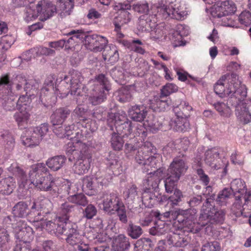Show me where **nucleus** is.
Instances as JSON below:
<instances>
[{
  "instance_id": "nucleus-1",
  "label": "nucleus",
  "mask_w": 251,
  "mask_h": 251,
  "mask_svg": "<svg viewBox=\"0 0 251 251\" xmlns=\"http://www.w3.org/2000/svg\"><path fill=\"white\" fill-rule=\"evenodd\" d=\"M153 146L149 142H144L138 149L135 160L139 164L143 165L142 170L149 175L144 180V192L142 197V204H152L151 193L157 191L158 184L164 176V169L160 168L161 157L159 154L151 155Z\"/></svg>"
},
{
  "instance_id": "nucleus-2",
  "label": "nucleus",
  "mask_w": 251,
  "mask_h": 251,
  "mask_svg": "<svg viewBox=\"0 0 251 251\" xmlns=\"http://www.w3.org/2000/svg\"><path fill=\"white\" fill-rule=\"evenodd\" d=\"M214 91L221 97H228L227 101L235 105V115L240 121L244 124L251 121V114L243 102L247 96V88L236 75L222 76L215 84Z\"/></svg>"
},
{
  "instance_id": "nucleus-3",
  "label": "nucleus",
  "mask_w": 251,
  "mask_h": 251,
  "mask_svg": "<svg viewBox=\"0 0 251 251\" xmlns=\"http://www.w3.org/2000/svg\"><path fill=\"white\" fill-rule=\"evenodd\" d=\"M8 171L17 177L18 192L21 198H24L23 193H28L29 186L33 184L37 189L43 191H56L53 177L44 163H38L31 166L28 176L20 168L18 164L13 163L8 168Z\"/></svg>"
},
{
  "instance_id": "nucleus-4",
  "label": "nucleus",
  "mask_w": 251,
  "mask_h": 251,
  "mask_svg": "<svg viewBox=\"0 0 251 251\" xmlns=\"http://www.w3.org/2000/svg\"><path fill=\"white\" fill-rule=\"evenodd\" d=\"M82 79L80 74L73 71L71 74L65 76L58 84V79L54 75L47 76L43 87L41 90L40 98L42 101L48 92L52 90L57 97L65 98L69 93L72 95L82 96L81 94V81Z\"/></svg>"
},
{
  "instance_id": "nucleus-5",
  "label": "nucleus",
  "mask_w": 251,
  "mask_h": 251,
  "mask_svg": "<svg viewBox=\"0 0 251 251\" xmlns=\"http://www.w3.org/2000/svg\"><path fill=\"white\" fill-rule=\"evenodd\" d=\"M86 137L77 132L75 136L66 141L65 149L70 161L76 160L73 167L75 174L81 175L88 172L91 157L88 153L89 144L85 142Z\"/></svg>"
},
{
  "instance_id": "nucleus-6",
  "label": "nucleus",
  "mask_w": 251,
  "mask_h": 251,
  "mask_svg": "<svg viewBox=\"0 0 251 251\" xmlns=\"http://www.w3.org/2000/svg\"><path fill=\"white\" fill-rule=\"evenodd\" d=\"M188 169L184 160L180 158L176 157L174 159L170 164L166 173L164 172L165 190L167 193H172L174 190V194L168 198L167 204H177L181 200V192L176 189L177 183L181 176L183 175Z\"/></svg>"
},
{
  "instance_id": "nucleus-7",
  "label": "nucleus",
  "mask_w": 251,
  "mask_h": 251,
  "mask_svg": "<svg viewBox=\"0 0 251 251\" xmlns=\"http://www.w3.org/2000/svg\"><path fill=\"white\" fill-rule=\"evenodd\" d=\"M107 123L111 130L115 128L117 133H113L111 139V144L114 150L119 151L122 149L124 141L122 138L127 137L131 133V122L126 117L125 112L119 111L118 112L109 114Z\"/></svg>"
},
{
  "instance_id": "nucleus-8",
  "label": "nucleus",
  "mask_w": 251,
  "mask_h": 251,
  "mask_svg": "<svg viewBox=\"0 0 251 251\" xmlns=\"http://www.w3.org/2000/svg\"><path fill=\"white\" fill-rule=\"evenodd\" d=\"M157 7L153 6L152 10L147 15H143L139 18L137 29L141 32H149L150 38L153 41H157L162 39L165 34L164 24L156 25V23L163 20L159 17V13L157 14Z\"/></svg>"
},
{
  "instance_id": "nucleus-9",
  "label": "nucleus",
  "mask_w": 251,
  "mask_h": 251,
  "mask_svg": "<svg viewBox=\"0 0 251 251\" xmlns=\"http://www.w3.org/2000/svg\"><path fill=\"white\" fill-rule=\"evenodd\" d=\"M71 111L67 108L62 107L57 109L51 116V121L53 126H56L53 129V132L59 138L68 137L75 130L74 124H65L62 125Z\"/></svg>"
},
{
  "instance_id": "nucleus-10",
  "label": "nucleus",
  "mask_w": 251,
  "mask_h": 251,
  "mask_svg": "<svg viewBox=\"0 0 251 251\" xmlns=\"http://www.w3.org/2000/svg\"><path fill=\"white\" fill-rule=\"evenodd\" d=\"M159 17L163 19L171 18L177 20L185 18L188 15L185 3L179 0H175L168 4L160 5Z\"/></svg>"
},
{
  "instance_id": "nucleus-11",
  "label": "nucleus",
  "mask_w": 251,
  "mask_h": 251,
  "mask_svg": "<svg viewBox=\"0 0 251 251\" xmlns=\"http://www.w3.org/2000/svg\"><path fill=\"white\" fill-rule=\"evenodd\" d=\"M35 83H37L35 80L33 79L27 80L24 75H19L16 76L13 84L16 85V89L19 91L23 87L24 91L25 92V95L20 96L18 100L16 102L17 108L23 107L25 109H30V106L27 105L29 99L27 94L31 89L35 88Z\"/></svg>"
},
{
  "instance_id": "nucleus-12",
  "label": "nucleus",
  "mask_w": 251,
  "mask_h": 251,
  "mask_svg": "<svg viewBox=\"0 0 251 251\" xmlns=\"http://www.w3.org/2000/svg\"><path fill=\"white\" fill-rule=\"evenodd\" d=\"M48 124H42L35 128L26 130L21 136L23 144L27 147H32L37 146L48 132Z\"/></svg>"
},
{
  "instance_id": "nucleus-13",
  "label": "nucleus",
  "mask_w": 251,
  "mask_h": 251,
  "mask_svg": "<svg viewBox=\"0 0 251 251\" xmlns=\"http://www.w3.org/2000/svg\"><path fill=\"white\" fill-rule=\"evenodd\" d=\"M114 172L112 171V174L98 172L95 176H87L83 179V186H86L90 192H88L89 195H93L95 193L100 189V186L107 185L112 178V175Z\"/></svg>"
},
{
  "instance_id": "nucleus-14",
  "label": "nucleus",
  "mask_w": 251,
  "mask_h": 251,
  "mask_svg": "<svg viewBox=\"0 0 251 251\" xmlns=\"http://www.w3.org/2000/svg\"><path fill=\"white\" fill-rule=\"evenodd\" d=\"M225 213L223 210L216 207L215 205H202L199 217L202 222V226H205L210 222L222 223L225 220Z\"/></svg>"
},
{
  "instance_id": "nucleus-15",
  "label": "nucleus",
  "mask_w": 251,
  "mask_h": 251,
  "mask_svg": "<svg viewBox=\"0 0 251 251\" xmlns=\"http://www.w3.org/2000/svg\"><path fill=\"white\" fill-rule=\"evenodd\" d=\"M95 82L101 86V88H96L93 93L89 97V100L93 105H97L103 102L106 99L105 91H108L110 89L109 81L104 75H98Z\"/></svg>"
},
{
  "instance_id": "nucleus-16",
  "label": "nucleus",
  "mask_w": 251,
  "mask_h": 251,
  "mask_svg": "<svg viewBox=\"0 0 251 251\" xmlns=\"http://www.w3.org/2000/svg\"><path fill=\"white\" fill-rule=\"evenodd\" d=\"M234 193L236 200L241 203H251V191H247L245 182L241 179L232 180L229 188Z\"/></svg>"
},
{
  "instance_id": "nucleus-17",
  "label": "nucleus",
  "mask_w": 251,
  "mask_h": 251,
  "mask_svg": "<svg viewBox=\"0 0 251 251\" xmlns=\"http://www.w3.org/2000/svg\"><path fill=\"white\" fill-rule=\"evenodd\" d=\"M11 84L9 80V77L8 75H2L0 77V93H3V90L5 88L7 89L8 96L4 98L5 99L4 103L3 104L4 108L9 111L13 110L17 108L16 102L14 101L16 96L12 94L11 91Z\"/></svg>"
},
{
  "instance_id": "nucleus-18",
  "label": "nucleus",
  "mask_w": 251,
  "mask_h": 251,
  "mask_svg": "<svg viewBox=\"0 0 251 251\" xmlns=\"http://www.w3.org/2000/svg\"><path fill=\"white\" fill-rule=\"evenodd\" d=\"M219 149L217 147L208 149L204 153L203 160L205 164L213 170H218L224 167V163L219 157Z\"/></svg>"
},
{
  "instance_id": "nucleus-19",
  "label": "nucleus",
  "mask_w": 251,
  "mask_h": 251,
  "mask_svg": "<svg viewBox=\"0 0 251 251\" xmlns=\"http://www.w3.org/2000/svg\"><path fill=\"white\" fill-rule=\"evenodd\" d=\"M189 33V27L188 26L179 24L171 31L170 33V39L173 42L174 47L184 46L186 42L183 38L187 36Z\"/></svg>"
},
{
  "instance_id": "nucleus-20",
  "label": "nucleus",
  "mask_w": 251,
  "mask_h": 251,
  "mask_svg": "<svg viewBox=\"0 0 251 251\" xmlns=\"http://www.w3.org/2000/svg\"><path fill=\"white\" fill-rule=\"evenodd\" d=\"M39 20L45 21L52 16L56 11L55 6L49 0H41L36 6Z\"/></svg>"
},
{
  "instance_id": "nucleus-21",
  "label": "nucleus",
  "mask_w": 251,
  "mask_h": 251,
  "mask_svg": "<svg viewBox=\"0 0 251 251\" xmlns=\"http://www.w3.org/2000/svg\"><path fill=\"white\" fill-rule=\"evenodd\" d=\"M236 7L234 3L230 0L221 2L220 5H213L211 9V14L214 17H220L223 15H231L234 13Z\"/></svg>"
},
{
  "instance_id": "nucleus-22",
  "label": "nucleus",
  "mask_w": 251,
  "mask_h": 251,
  "mask_svg": "<svg viewBox=\"0 0 251 251\" xmlns=\"http://www.w3.org/2000/svg\"><path fill=\"white\" fill-rule=\"evenodd\" d=\"M174 111L176 113V117L172 119L170 126L174 130L179 132H185L190 128V124L188 119L182 117L180 113L177 112V107L174 106Z\"/></svg>"
},
{
  "instance_id": "nucleus-23",
  "label": "nucleus",
  "mask_w": 251,
  "mask_h": 251,
  "mask_svg": "<svg viewBox=\"0 0 251 251\" xmlns=\"http://www.w3.org/2000/svg\"><path fill=\"white\" fill-rule=\"evenodd\" d=\"M17 224V226L13 227L17 238L24 243L29 242L33 238L32 229L30 226H27L21 220Z\"/></svg>"
},
{
  "instance_id": "nucleus-24",
  "label": "nucleus",
  "mask_w": 251,
  "mask_h": 251,
  "mask_svg": "<svg viewBox=\"0 0 251 251\" xmlns=\"http://www.w3.org/2000/svg\"><path fill=\"white\" fill-rule=\"evenodd\" d=\"M152 216L157 219L155 221L154 226L150 229V233L153 235L160 236L166 233L169 230L168 225L166 224L162 219L163 217L159 212H154Z\"/></svg>"
},
{
  "instance_id": "nucleus-25",
  "label": "nucleus",
  "mask_w": 251,
  "mask_h": 251,
  "mask_svg": "<svg viewBox=\"0 0 251 251\" xmlns=\"http://www.w3.org/2000/svg\"><path fill=\"white\" fill-rule=\"evenodd\" d=\"M167 239L168 244L174 247H183L188 243L187 238L181 230H178L176 233H170Z\"/></svg>"
},
{
  "instance_id": "nucleus-26",
  "label": "nucleus",
  "mask_w": 251,
  "mask_h": 251,
  "mask_svg": "<svg viewBox=\"0 0 251 251\" xmlns=\"http://www.w3.org/2000/svg\"><path fill=\"white\" fill-rule=\"evenodd\" d=\"M87 40L95 51H101L108 44V40L106 37L98 34H93L88 36Z\"/></svg>"
},
{
  "instance_id": "nucleus-27",
  "label": "nucleus",
  "mask_w": 251,
  "mask_h": 251,
  "mask_svg": "<svg viewBox=\"0 0 251 251\" xmlns=\"http://www.w3.org/2000/svg\"><path fill=\"white\" fill-rule=\"evenodd\" d=\"M17 109L19 110V112L15 113L14 118L20 128H25L27 126L30 118V109H25L23 107Z\"/></svg>"
},
{
  "instance_id": "nucleus-28",
  "label": "nucleus",
  "mask_w": 251,
  "mask_h": 251,
  "mask_svg": "<svg viewBox=\"0 0 251 251\" xmlns=\"http://www.w3.org/2000/svg\"><path fill=\"white\" fill-rule=\"evenodd\" d=\"M162 96H156L152 100H149V107L154 111H161L166 109L170 104L171 100L167 99L161 100Z\"/></svg>"
},
{
  "instance_id": "nucleus-29",
  "label": "nucleus",
  "mask_w": 251,
  "mask_h": 251,
  "mask_svg": "<svg viewBox=\"0 0 251 251\" xmlns=\"http://www.w3.org/2000/svg\"><path fill=\"white\" fill-rule=\"evenodd\" d=\"M68 35H72L68 39H62L65 43L64 47L66 50L71 49L74 47L75 43H78L80 39L84 37V32L82 30H73L68 33Z\"/></svg>"
},
{
  "instance_id": "nucleus-30",
  "label": "nucleus",
  "mask_w": 251,
  "mask_h": 251,
  "mask_svg": "<svg viewBox=\"0 0 251 251\" xmlns=\"http://www.w3.org/2000/svg\"><path fill=\"white\" fill-rule=\"evenodd\" d=\"M147 114V111L143 105H134L128 110V116L133 121L142 122Z\"/></svg>"
},
{
  "instance_id": "nucleus-31",
  "label": "nucleus",
  "mask_w": 251,
  "mask_h": 251,
  "mask_svg": "<svg viewBox=\"0 0 251 251\" xmlns=\"http://www.w3.org/2000/svg\"><path fill=\"white\" fill-rule=\"evenodd\" d=\"M137 207L135 208L133 207H127L126 208L125 205H115V210H113L112 213H117L119 220L121 222L123 223H126L127 222V216L129 214V211H131L132 212H140L139 210H138Z\"/></svg>"
},
{
  "instance_id": "nucleus-32",
  "label": "nucleus",
  "mask_w": 251,
  "mask_h": 251,
  "mask_svg": "<svg viewBox=\"0 0 251 251\" xmlns=\"http://www.w3.org/2000/svg\"><path fill=\"white\" fill-rule=\"evenodd\" d=\"M203 159L200 155H197L195 158L194 161L193 168L196 170L197 174L200 178V180L205 186L208 184L209 178L206 175L203 170L201 168L202 166Z\"/></svg>"
},
{
  "instance_id": "nucleus-33",
  "label": "nucleus",
  "mask_w": 251,
  "mask_h": 251,
  "mask_svg": "<svg viewBox=\"0 0 251 251\" xmlns=\"http://www.w3.org/2000/svg\"><path fill=\"white\" fill-rule=\"evenodd\" d=\"M49 225L52 228V230L57 235L64 234L67 235L73 229L72 225L70 223L62 222L55 224L51 222Z\"/></svg>"
},
{
  "instance_id": "nucleus-34",
  "label": "nucleus",
  "mask_w": 251,
  "mask_h": 251,
  "mask_svg": "<svg viewBox=\"0 0 251 251\" xmlns=\"http://www.w3.org/2000/svg\"><path fill=\"white\" fill-rule=\"evenodd\" d=\"M129 247V239L124 234H120L114 239L112 248L114 251H123Z\"/></svg>"
},
{
  "instance_id": "nucleus-35",
  "label": "nucleus",
  "mask_w": 251,
  "mask_h": 251,
  "mask_svg": "<svg viewBox=\"0 0 251 251\" xmlns=\"http://www.w3.org/2000/svg\"><path fill=\"white\" fill-rule=\"evenodd\" d=\"M160 5L153 4L149 7V3L146 0L139 1L132 5V9L139 13H145L144 15L148 14L150 12L153 11L152 10L153 6L157 7V9H160ZM156 12L157 14L160 13V10H157Z\"/></svg>"
},
{
  "instance_id": "nucleus-36",
  "label": "nucleus",
  "mask_w": 251,
  "mask_h": 251,
  "mask_svg": "<svg viewBox=\"0 0 251 251\" xmlns=\"http://www.w3.org/2000/svg\"><path fill=\"white\" fill-rule=\"evenodd\" d=\"M66 160L64 155H57L48 159L46 165L53 171H57L60 169Z\"/></svg>"
},
{
  "instance_id": "nucleus-37",
  "label": "nucleus",
  "mask_w": 251,
  "mask_h": 251,
  "mask_svg": "<svg viewBox=\"0 0 251 251\" xmlns=\"http://www.w3.org/2000/svg\"><path fill=\"white\" fill-rule=\"evenodd\" d=\"M15 187V181L11 176L0 181V193L4 195L10 194Z\"/></svg>"
},
{
  "instance_id": "nucleus-38",
  "label": "nucleus",
  "mask_w": 251,
  "mask_h": 251,
  "mask_svg": "<svg viewBox=\"0 0 251 251\" xmlns=\"http://www.w3.org/2000/svg\"><path fill=\"white\" fill-rule=\"evenodd\" d=\"M54 50H53L42 47H39L34 48L33 49L29 50L25 53V55L29 56V58H24V60H29L31 58V54L34 55L36 54V56L41 55H50L54 53Z\"/></svg>"
},
{
  "instance_id": "nucleus-39",
  "label": "nucleus",
  "mask_w": 251,
  "mask_h": 251,
  "mask_svg": "<svg viewBox=\"0 0 251 251\" xmlns=\"http://www.w3.org/2000/svg\"><path fill=\"white\" fill-rule=\"evenodd\" d=\"M228 104H231L227 101L226 104L222 102H217L214 104V107L216 110L220 113V114L224 117L228 118L232 114L231 110L230 109ZM234 107L235 105H233Z\"/></svg>"
},
{
  "instance_id": "nucleus-40",
  "label": "nucleus",
  "mask_w": 251,
  "mask_h": 251,
  "mask_svg": "<svg viewBox=\"0 0 251 251\" xmlns=\"http://www.w3.org/2000/svg\"><path fill=\"white\" fill-rule=\"evenodd\" d=\"M148 130L155 133L161 127L162 124L158 119L153 116H149L148 119L144 123Z\"/></svg>"
},
{
  "instance_id": "nucleus-41",
  "label": "nucleus",
  "mask_w": 251,
  "mask_h": 251,
  "mask_svg": "<svg viewBox=\"0 0 251 251\" xmlns=\"http://www.w3.org/2000/svg\"><path fill=\"white\" fill-rule=\"evenodd\" d=\"M0 136L2 139L3 145L5 148H12L15 144L14 139L12 135L8 130H3L0 132Z\"/></svg>"
},
{
  "instance_id": "nucleus-42",
  "label": "nucleus",
  "mask_w": 251,
  "mask_h": 251,
  "mask_svg": "<svg viewBox=\"0 0 251 251\" xmlns=\"http://www.w3.org/2000/svg\"><path fill=\"white\" fill-rule=\"evenodd\" d=\"M103 56L105 60L108 59L111 64L116 62L119 57L118 50L115 46H110L109 50H107V52L103 54Z\"/></svg>"
},
{
  "instance_id": "nucleus-43",
  "label": "nucleus",
  "mask_w": 251,
  "mask_h": 251,
  "mask_svg": "<svg viewBox=\"0 0 251 251\" xmlns=\"http://www.w3.org/2000/svg\"><path fill=\"white\" fill-rule=\"evenodd\" d=\"M18 196L20 199H25L27 200L25 201H20L17 203V204H27L28 202H29L30 203L32 204H38L40 203H43V204H47L48 200L46 199L45 197L41 196L39 198H38L37 199H33V201H31V198L29 196L30 195V192L28 191V193L27 195L26 193H23V195H25L24 198H21L19 195L20 193H19L18 192Z\"/></svg>"
},
{
  "instance_id": "nucleus-44",
  "label": "nucleus",
  "mask_w": 251,
  "mask_h": 251,
  "mask_svg": "<svg viewBox=\"0 0 251 251\" xmlns=\"http://www.w3.org/2000/svg\"><path fill=\"white\" fill-rule=\"evenodd\" d=\"M132 18L131 14L127 11V10H122L119 13L118 16H116L113 22L117 21L118 24L123 25L128 24Z\"/></svg>"
},
{
  "instance_id": "nucleus-45",
  "label": "nucleus",
  "mask_w": 251,
  "mask_h": 251,
  "mask_svg": "<svg viewBox=\"0 0 251 251\" xmlns=\"http://www.w3.org/2000/svg\"><path fill=\"white\" fill-rule=\"evenodd\" d=\"M15 38L11 35H6L0 39V51L3 52L9 49L14 43Z\"/></svg>"
},
{
  "instance_id": "nucleus-46",
  "label": "nucleus",
  "mask_w": 251,
  "mask_h": 251,
  "mask_svg": "<svg viewBox=\"0 0 251 251\" xmlns=\"http://www.w3.org/2000/svg\"><path fill=\"white\" fill-rule=\"evenodd\" d=\"M125 45L130 50L141 54H144L145 50L141 46L142 45V42L139 40H133L131 42H125Z\"/></svg>"
},
{
  "instance_id": "nucleus-47",
  "label": "nucleus",
  "mask_w": 251,
  "mask_h": 251,
  "mask_svg": "<svg viewBox=\"0 0 251 251\" xmlns=\"http://www.w3.org/2000/svg\"><path fill=\"white\" fill-rule=\"evenodd\" d=\"M67 236L66 241L72 246H77L81 241V235L74 228L72 229L71 231L68 233Z\"/></svg>"
},
{
  "instance_id": "nucleus-48",
  "label": "nucleus",
  "mask_w": 251,
  "mask_h": 251,
  "mask_svg": "<svg viewBox=\"0 0 251 251\" xmlns=\"http://www.w3.org/2000/svg\"><path fill=\"white\" fill-rule=\"evenodd\" d=\"M13 214L14 216L23 217L29 213L27 205H15L13 207Z\"/></svg>"
},
{
  "instance_id": "nucleus-49",
  "label": "nucleus",
  "mask_w": 251,
  "mask_h": 251,
  "mask_svg": "<svg viewBox=\"0 0 251 251\" xmlns=\"http://www.w3.org/2000/svg\"><path fill=\"white\" fill-rule=\"evenodd\" d=\"M103 204H119L120 199L115 192L104 194L102 197Z\"/></svg>"
},
{
  "instance_id": "nucleus-50",
  "label": "nucleus",
  "mask_w": 251,
  "mask_h": 251,
  "mask_svg": "<svg viewBox=\"0 0 251 251\" xmlns=\"http://www.w3.org/2000/svg\"><path fill=\"white\" fill-rule=\"evenodd\" d=\"M148 129L145 126L144 123L142 124H138L136 126V130L134 132L133 136H138L140 138L139 140H141V142L145 140L147 135Z\"/></svg>"
},
{
  "instance_id": "nucleus-51",
  "label": "nucleus",
  "mask_w": 251,
  "mask_h": 251,
  "mask_svg": "<svg viewBox=\"0 0 251 251\" xmlns=\"http://www.w3.org/2000/svg\"><path fill=\"white\" fill-rule=\"evenodd\" d=\"M221 25L224 26L238 27L235 21L233 19L232 16L230 15H223L220 17Z\"/></svg>"
},
{
  "instance_id": "nucleus-52",
  "label": "nucleus",
  "mask_w": 251,
  "mask_h": 251,
  "mask_svg": "<svg viewBox=\"0 0 251 251\" xmlns=\"http://www.w3.org/2000/svg\"><path fill=\"white\" fill-rule=\"evenodd\" d=\"M174 70L178 76V79L181 81H185L187 79V77H189L195 81H199V78L194 77L191 75H189L186 72L181 68L175 67Z\"/></svg>"
},
{
  "instance_id": "nucleus-53",
  "label": "nucleus",
  "mask_w": 251,
  "mask_h": 251,
  "mask_svg": "<svg viewBox=\"0 0 251 251\" xmlns=\"http://www.w3.org/2000/svg\"><path fill=\"white\" fill-rule=\"evenodd\" d=\"M68 202L74 203V204H87L88 201L86 197L83 194H78L70 196L68 197Z\"/></svg>"
},
{
  "instance_id": "nucleus-54",
  "label": "nucleus",
  "mask_w": 251,
  "mask_h": 251,
  "mask_svg": "<svg viewBox=\"0 0 251 251\" xmlns=\"http://www.w3.org/2000/svg\"><path fill=\"white\" fill-rule=\"evenodd\" d=\"M137 188L134 185H131L124 192L125 199L128 202L132 201L137 196Z\"/></svg>"
},
{
  "instance_id": "nucleus-55",
  "label": "nucleus",
  "mask_w": 251,
  "mask_h": 251,
  "mask_svg": "<svg viewBox=\"0 0 251 251\" xmlns=\"http://www.w3.org/2000/svg\"><path fill=\"white\" fill-rule=\"evenodd\" d=\"M177 86L174 83H168L163 87L161 89V95L167 97L177 91Z\"/></svg>"
},
{
  "instance_id": "nucleus-56",
  "label": "nucleus",
  "mask_w": 251,
  "mask_h": 251,
  "mask_svg": "<svg viewBox=\"0 0 251 251\" xmlns=\"http://www.w3.org/2000/svg\"><path fill=\"white\" fill-rule=\"evenodd\" d=\"M128 231L129 235L133 239L138 238L142 233V228L132 224H129Z\"/></svg>"
},
{
  "instance_id": "nucleus-57",
  "label": "nucleus",
  "mask_w": 251,
  "mask_h": 251,
  "mask_svg": "<svg viewBox=\"0 0 251 251\" xmlns=\"http://www.w3.org/2000/svg\"><path fill=\"white\" fill-rule=\"evenodd\" d=\"M221 247L220 243L217 241L208 242L203 245L201 251H220Z\"/></svg>"
},
{
  "instance_id": "nucleus-58",
  "label": "nucleus",
  "mask_w": 251,
  "mask_h": 251,
  "mask_svg": "<svg viewBox=\"0 0 251 251\" xmlns=\"http://www.w3.org/2000/svg\"><path fill=\"white\" fill-rule=\"evenodd\" d=\"M239 21L241 24L245 26L251 25V13L249 11H243L239 16Z\"/></svg>"
},
{
  "instance_id": "nucleus-59",
  "label": "nucleus",
  "mask_w": 251,
  "mask_h": 251,
  "mask_svg": "<svg viewBox=\"0 0 251 251\" xmlns=\"http://www.w3.org/2000/svg\"><path fill=\"white\" fill-rule=\"evenodd\" d=\"M162 216L164 218H170L173 220H176L177 219H178L177 221L180 222V219H179V217L181 216V215L179 210H177L173 207L169 211L164 213Z\"/></svg>"
},
{
  "instance_id": "nucleus-60",
  "label": "nucleus",
  "mask_w": 251,
  "mask_h": 251,
  "mask_svg": "<svg viewBox=\"0 0 251 251\" xmlns=\"http://www.w3.org/2000/svg\"><path fill=\"white\" fill-rule=\"evenodd\" d=\"M38 17L39 16L36 9H33L31 7L26 8L24 16V19L26 22L29 23L31 21H32L36 19V18Z\"/></svg>"
},
{
  "instance_id": "nucleus-61",
  "label": "nucleus",
  "mask_w": 251,
  "mask_h": 251,
  "mask_svg": "<svg viewBox=\"0 0 251 251\" xmlns=\"http://www.w3.org/2000/svg\"><path fill=\"white\" fill-rule=\"evenodd\" d=\"M106 163L111 169L120 166L118 164V157L113 152L110 153L108 157L106 159Z\"/></svg>"
},
{
  "instance_id": "nucleus-62",
  "label": "nucleus",
  "mask_w": 251,
  "mask_h": 251,
  "mask_svg": "<svg viewBox=\"0 0 251 251\" xmlns=\"http://www.w3.org/2000/svg\"><path fill=\"white\" fill-rule=\"evenodd\" d=\"M230 160L234 165L242 166L244 163V157L241 153L235 151L231 154Z\"/></svg>"
},
{
  "instance_id": "nucleus-63",
  "label": "nucleus",
  "mask_w": 251,
  "mask_h": 251,
  "mask_svg": "<svg viewBox=\"0 0 251 251\" xmlns=\"http://www.w3.org/2000/svg\"><path fill=\"white\" fill-rule=\"evenodd\" d=\"M231 194L230 189L225 188L219 193L216 201L219 202H225L226 200L229 198Z\"/></svg>"
},
{
  "instance_id": "nucleus-64",
  "label": "nucleus",
  "mask_w": 251,
  "mask_h": 251,
  "mask_svg": "<svg viewBox=\"0 0 251 251\" xmlns=\"http://www.w3.org/2000/svg\"><path fill=\"white\" fill-rule=\"evenodd\" d=\"M97 213V208L94 205H88L83 212V216L88 219H91Z\"/></svg>"
}]
</instances>
